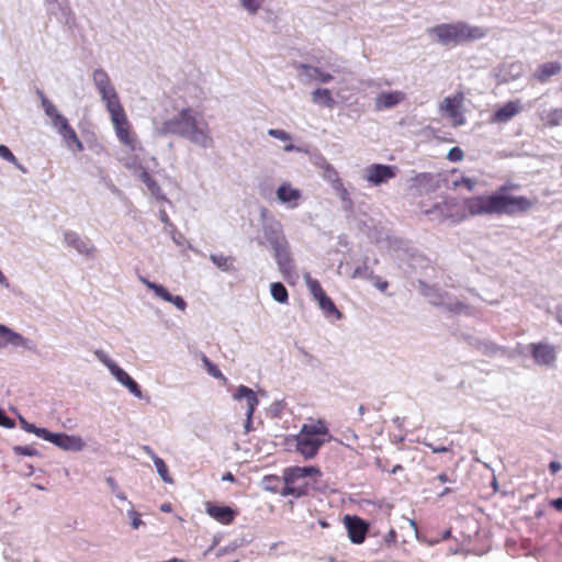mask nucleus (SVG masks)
Listing matches in <instances>:
<instances>
[{"label": "nucleus", "instance_id": "f257e3e1", "mask_svg": "<svg viewBox=\"0 0 562 562\" xmlns=\"http://www.w3.org/2000/svg\"><path fill=\"white\" fill-rule=\"evenodd\" d=\"M153 130L158 137L179 136L202 149H210L215 144L209 123L189 106L164 121L154 119Z\"/></svg>", "mask_w": 562, "mask_h": 562}, {"label": "nucleus", "instance_id": "f03ea898", "mask_svg": "<svg viewBox=\"0 0 562 562\" xmlns=\"http://www.w3.org/2000/svg\"><path fill=\"white\" fill-rule=\"evenodd\" d=\"M506 186H502L495 193L490 195H476L464 200V210L471 216H491L522 214L530 211L536 200H529L522 195L506 194Z\"/></svg>", "mask_w": 562, "mask_h": 562}, {"label": "nucleus", "instance_id": "7ed1b4c3", "mask_svg": "<svg viewBox=\"0 0 562 562\" xmlns=\"http://www.w3.org/2000/svg\"><path fill=\"white\" fill-rule=\"evenodd\" d=\"M261 231L263 241H260V244L268 245L272 250L280 273L285 280H290L295 276V263L283 225L274 217H266Z\"/></svg>", "mask_w": 562, "mask_h": 562}, {"label": "nucleus", "instance_id": "20e7f679", "mask_svg": "<svg viewBox=\"0 0 562 562\" xmlns=\"http://www.w3.org/2000/svg\"><path fill=\"white\" fill-rule=\"evenodd\" d=\"M442 45H458L463 42L476 41L485 37L486 31L481 26H473L467 22L442 23L428 30Z\"/></svg>", "mask_w": 562, "mask_h": 562}, {"label": "nucleus", "instance_id": "39448f33", "mask_svg": "<svg viewBox=\"0 0 562 562\" xmlns=\"http://www.w3.org/2000/svg\"><path fill=\"white\" fill-rule=\"evenodd\" d=\"M318 66H313L306 63H294L293 67L300 72L299 79L308 83L311 81H317L319 83H329L334 79V75L346 74L347 68L345 63L338 57H328L322 63L318 60Z\"/></svg>", "mask_w": 562, "mask_h": 562}, {"label": "nucleus", "instance_id": "423d86ee", "mask_svg": "<svg viewBox=\"0 0 562 562\" xmlns=\"http://www.w3.org/2000/svg\"><path fill=\"white\" fill-rule=\"evenodd\" d=\"M97 359L102 362L111 372V374L137 398H143V392L138 383L130 376L117 363L112 360L106 352L101 349L94 351Z\"/></svg>", "mask_w": 562, "mask_h": 562}, {"label": "nucleus", "instance_id": "0eeeda50", "mask_svg": "<svg viewBox=\"0 0 562 562\" xmlns=\"http://www.w3.org/2000/svg\"><path fill=\"white\" fill-rule=\"evenodd\" d=\"M43 440L55 445L61 450L72 452L81 451L86 446L85 441L79 436L67 435L64 432H52L48 429L46 430Z\"/></svg>", "mask_w": 562, "mask_h": 562}, {"label": "nucleus", "instance_id": "6e6552de", "mask_svg": "<svg viewBox=\"0 0 562 562\" xmlns=\"http://www.w3.org/2000/svg\"><path fill=\"white\" fill-rule=\"evenodd\" d=\"M63 240L67 247H71L77 250L78 254L92 258L95 252L93 243L85 236L79 235L74 231H65L63 233Z\"/></svg>", "mask_w": 562, "mask_h": 562}, {"label": "nucleus", "instance_id": "1a4fd4ad", "mask_svg": "<svg viewBox=\"0 0 562 562\" xmlns=\"http://www.w3.org/2000/svg\"><path fill=\"white\" fill-rule=\"evenodd\" d=\"M528 349L538 366L551 367L557 361L555 347L548 342H531Z\"/></svg>", "mask_w": 562, "mask_h": 562}, {"label": "nucleus", "instance_id": "9d476101", "mask_svg": "<svg viewBox=\"0 0 562 562\" xmlns=\"http://www.w3.org/2000/svg\"><path fill=\"white\" fill-rule=\"evenodd\" d=\"M8 346L15 348L21 347L26 350L34 349V344L31 339L25 338L20 333L14 331L3 324H0V348H5Z\"/></svg>", "mask_w": 562, "mask_h": 562}, {"label": "nucleus", "instance_id": "9b49d317", "mask_svg": "<svg viewBox=\"0 0 562 562\" xmlns=\"http://www.w3.org/2000/svg\"><path fill=\"white\" fill-rule=\"evenodd\" d=\"M138 279L143 284L151 290L158 299L173 304L179 311H184L187 308L188 304L182 296L172 295L164 285L149 281L142 276H139Z\"/></svg>", "mask_w": 562, "mask_h": 562}, {"label": "nucleus", "instance_id": "f8f14e48", "mask_svg": "<svg viewBox=\"0 0 562 562\" xmlns=\"http://www.w3.org/2000/svg\"><path fill=\"white\" fill-rule=\"evenodd\" d=\"M395 175V166L373 164L366 168V180L375 187L387 182Z\"/></svg>", "mask_w": 562, "mask_h": 562}, {"label": "nucleus", "instance_id": "ddd939ff", "mask_svg": "<svg viewBox=\"0 0 562 562\" xmlns=\"http://www.w3.org/2000/svg\"><path fill=\"white\" fill-rule=\"evenodd\" d=\"M406 99V94L400 90L382 91L373 99L374 111L382 112L394 109Z\"/></svg>", "mask_w": 562, "mask_h": 562}, {"label": "nucleus", "instance_id": "4468645a", "mask_svg": "<svg viewBox=\"0 0 562 562\" xmlns=\"http://www.w3.org/2000/svg\"><path fill=\"white\" fill-rule=\"evenodd\" d=\"M296 440V451L301 453L304 459L310 460L313 459L321 447L325 443V439L313 438L302 434L301 431L295 437Z\"/></svg>", "mask_w": 562, "mask_h": 562}, {"label": "nucleus", "instance_id": "2eb2a0df", "mask_svg": "<svg viewBox=\"0 0 562 562\" xmlns=\"http://www.w3.org/2000/svg\"><path fill=\"white\" fill-rule=\"evenodd\" d=\"M462 95L447 97L440 103V111L451 119L453 125L460 126L465 123V119L461 111Z\"/></svg>", "mask_w": 562, "mask_h": 562}, {"label": "nucleus", "instance_id": "dca6fc26", "mask_svg": "<svg viewBox=\"0 0 562 562\" xmlns=\"http://www.w3.org/2000/svg\"><path fill=\"white\" fill-rule=\"evenodd\" d=\"M43 110L45 114L50 119L53 127L57 133H61L67 130L70 124L68 120L58 112L57 108L45 97L42 91H38Z\"/></svg>", "mask_w": 562, "mask_h": 562}, {"label": "nucleus", "instance_id": "f3484780", "mask_svg": "<svg viewBox=\"0 0 562 562\" xmlns=\"http://www.w3.org/2000/svg\"><path fill=\"white\" fill-rule=\"evenodd\" d=\"M277 199L281 204L288 209L293 210L300 205L302 199V191L293 188L290 182H283L276 191Z\"/></svg>", "mask_w": 562, "mask_h": 562}, {"label": "nucleus", "instance_id": "a211bd4d", "mask_svg": "<svg viewBox=\"0 0 562 562\" xmlns=\"http://www.w3.org/2000/svg\"><path fill=\"white\" fill-rule=\"evenodd\" d=\"M345 525L352 543L360 544L364 541L368 531V524L357 516H346Z\"/></svg>", "mask_w": 562, "mask_h": 562}, {"label": "nucleus", "instance_id": "6ab92c4d", "mask_svg": "<svg viewBox=\"0 0 562 562\" xmlns=\"http://www.w3.org/2000/svg\"><path fill=\"white\" fill-rule=\"evenodd\" d=\"M522 111V106L519 100L509 101L503 106L498 108L491 116V123H507L515 115Z\"/></svg>", "mask_w": 562, "mask_h": 562}, {"label": "nucleus", "instance_id": "aec40b11", "mask_svg": "<svg viewBox=\"0 0 562 562\" xmlns=\"http://www.w3.org/2000/svg\"><path fill=\"white\" fill-rule=\"evenodd\" d=\"M420 293L436 306H445L449 294L436 285H429L424 281L418 282Z\"/></svg>", "mask_w": 562, "mask_h": 562}, {"label": "nucleus", "instance_id": "412c9836", "mask_svg": "<svg viewBox=\"0 0 562 562\" xmlns=\"http://www.w3.org/2000/svg\"><path fill=\"white\" fill-rule=\"evenodd\" d=\"M290 483L288 479V474L283 473V483L284 486L280 491L281 496H293L295 498H300L306 496L308 494V484L306 482H302V480H291Z\"/></svg>", "mask_w": 562, "mask_h": 562}, {"label": "nucleus", "instance_id": "4be33fe9", "mask_svg": "<svg viewBox=\"0 0 562 562\" xmlns=\"http://www.w3.org/2000/svg\"><path fill=\"white\" fill-rule=\"evenodd\" d=\"M206 513L223 525L231 524L236 516V512L229 506H220L211 502L206 503Z\"/></svg>", "mask_w": 562, "mask_h": 562}, {"label": "nucleus", "instance_id": "5701e85b", "mask_svg": "<svg viewBox=\"0 0 562 562\" xmlns=\"http://www.w3.org/2000/svg\"><path fill=\"white\" fill-rule=\"evenodd\" d=\"M235 401H246V414L254 415L256 407L259 404L257 393L246 385H239L233 394Z\"/></svg>", "mask_w": 562, "mask_h": 562}, {"label": "nucleus", "instance_id": "b1692460", "mask_svg": "<svg viewBox=\"0 0 562 562\" xmlns=\"http://www.w3.org/2000/svg\"><path fill=\"white\" fill-rule=\"evenodd\" d=\"M467 340L471 347L475 348L479 352H481L484 356L494 357L502 351V348L499 346L487 339H481L477 337L469 336Z\"/></svg>", "mask_w": 562, "mask_h": 562}, {"label": "nucleus", "instance_id": "393cba45", "mask_svg": "<svg viewBox=\"0 0 562 562\" xmlns=\"http://www.w3.org/2000/svg\"><path fill=\"white\" fill-rule=\"evenodd\" d=\"M562 67L561 64L558 61H548L544 64H541L536 71L533 72L532 77L541 82L546 83L549 81V79L558 74H560Z\"/></svg>", "mask_w": 562, "mask_h": 562}, {"label": "nucleus", "instance_id": "a878e982", "mask_svg": "<svg viewBox=\"0 0 562 562\" xmlns=\"http://www.w3.org/2000/svg\"><path fill=\"white\" fill-rule=\"evenodd\" d=\"M109 113L123 108L114 86L98 91Z\"/></svg>", "mask_w": 562, "mask_h": 562}, {"label": "nucleus", "instance_id": "bb28decb", "mask_svg": "<svg viewBox=\"0 0 562 562\" xmlns=\"http://www.w3.org/2000/svg\"><path fill=\"white\" fill-rule=\"evenodd\" d=\"M283 472L288 474L290 483L292 482L291 480H304L308 476L321 475V470L313 465L286 468Z\"/></svg>", "mask_w": 562, "mask_h": 562}, {"label": "nucleus", "instance_id": "cd10ccee", "mask_svg": "<svg viewBox=\"0 0 562 562\" xmlns=\"http://www.w3.org/2000/svg\"><path fill=\"white\" fill-rule=\"evenodd\" d=\"M311 99L313 103L329 109L334 108V105L336 104L330 90L326 88H317L314 91H312Z\"/></svg>", "mask_w": 562, "mask_h": 562}, {"label": "nucleus", "instance_id": "c85d7f7f", "mask_svg": "<svg viewBox=\"0 0 562 562\" xmlns=\"http://www.w3.org/2000/svg\"><path fill=\"white\" fill-rule=\"evenodd\" d=\"M319 308L324 312L327 317L335 316L337 319L342 317V314L338 311L333 300L327 296V294H323L317 300Z\"/></svg>", "mask_w": 562, "mask_h": 562}, {"label": "nucleus", "instance_id": "c756f323", "mask_svg": "<svg viewBox=\"0 0 562 562\" xmlns=\"http://www.w3.org/2000/svg\"><path fill=\"white\" fill-rule=\"evenodd\" d=\"M109 114H110V119L113 124L115 134L122 133V130L131 126V123L127 119L124 108H122L121 110H115L114 112H111Z\"/></svg>", "mask_w": 562, "mask_h": 562}, {"label": "nucleus", "instance_id": "7c9ffc66", "mask_svg": "<svg viewBox=\"0 0 562 562\" xmlns=\"http://www.w3.org/2000/svg\"><path fill=\"white\" fill-rule=\"evenodd\" d=\"M59 135L63 137L69 149L77 151L83 150L82 142L79 139L77 133L71 126L59 133Z\"/></svg>", "mask_w": 562, "mask_h": 562}, {"label": "nucleus", "instance_id": "2f4dec72", "mask_svg": "<svg viewBox=\"0 0 562 562\" xmlns=\"http://www.w3.org/2000/svg\"><path fill=\"white\" fill-rule=\"evenodd\" d=\"M92 81L97 91L113 86L108 72L103 68H97L93 70Z\"/></svg>", "mask_w": 562, "mask_h": 562}, {"label": "nucleus", "instance_id": "473e14b6", "mask_svg": "<svg viewBox=\"0 0 562 562\" xmlns=\"http://www.w3.org/2000/svg\"><path fill=\"white\" fill-rule=\"evenodd\" d=\"M211 261L222 271H232L234 270V258L224 256L223 254H211Z\"/></svg>", "mask_w": 562, "mask_h": 562}, {"label": "nucleus", "instance_id": "72a5a7b5", "mask_svg": "<svg viewBox=\"0 0 562 562\" xmlns=\"http://www.w3.org/2000/svg\"><path fill=\"white\" fill-rule=\"evenodd\" d=\"M300 431L306 436L319 438V436L328 434V428L325 424L318 422L317 424H304Z\"/></svg>", "mask_w": 562, "mask_h": 562}, {"label": "nucleus", "instance_id": "f704fd0d", "mask_svg": "<svg viewBox=\"0 0 562 562\" xmlns=\"http://www.w3.org/2000/svg\"><path fill=\"white\" fill-rule=\"evenodd\" d=\"M270 294L278 303L285 304L289 301V292L281 282H272L270 284Z\"/></svg>", "mask_w": 562, "mask_h": 562}, {"label": "nucleus", "instance_id": "c9c22d12", "mask_svg": "<svg viewBox=\"0 0 562 562\" xmlns=\"http://www.w3.org/2000/svg\"><path fill=\"white\" fill-rule=\"evenodd\" d=\"M44 3L46 5L47 13L50 15H57L58 12H60L66 16L70 13L69 7L60 0H44Z\"/></svg>", "mask_w": 562, "mask_h": 562}, {"label": "nucleus", "instance_id": "e433bc0d", "mask_svg": "<svg viewBox=\"0 0 562 562\" xmlns=\"http://www.w3.org/2000/svg\"><path fill=\"white\" fill-rule=\"evenodd\" d=\"M540 119L546 121L547 125L550 127L559 126L562 123V109L557 108L543 112Z\"/></svg>", "mask_w": 562, "mask_h": 562}, {"label": "nucleus", "instance_id": "4c0bfd02", "mask_svg": "<svg viewBox=\"0 0 562 562\" xmlns=\"http://www.w3.org/2000/svg\"><path fill=\"white\" fill-rule=\"evenodd\" d=\"M334 190L337 192L338 196L340 198L344 209L346 211L351 212L353 209V202L349 195L348 190L345 188L344 183L341 181H336L334 184Z\"/></svg>", "mask_w": 562, "mask_h": 562}, {"label": "nucleus", "instance_id": "58836bf2", "mask_svg": "<svg viewBox=\"0 0 562 562\" xmlns=\"http://www.w3.org/2000/svg\"><path fill=\"white\" fill-rule=\"evenodd\" d=\"M140 179L155 198L166 200V198L161 194V188L148 172L144 171L140 175Z\"/></svg>", "mask_w": 562, "mask_h": 562}, {"label": "nucleus", "instance_id": "ea45409f", "mask_svg": "<svg viewBox=\"0 0 562 562\" xmlns=\"http://www.w3.org/2000/svg\"><path fill=\"white\" fill-rule=\"evenodd\" d=\"M121 144L126 146L128 149L134 150L136 148V138L132 131V126L122 130V133L115 134Z\"/></svg>", "mask_w": 562, "mask_h": 562}, {"label": "nucleus", "instance_id": "a19ab883", "mask_svg": "<svg viewBox=\"0 0 562 562\" xmlns=\"http://www.w3.org/2000/svg\"><path fill=\"white\" fill-rule=\"evenodd\" d=\"M443 307L453 314H460L462 312H465L469 315L472 314V310L469 305L458 300L452 301L450 297L447 300Z\"/></svg>", "mask_w": 562, "mask_h": 562}, {"label": "nucleus", "instance_id": "79ce46f5", "mask_svg": "<svg viewBox=\"0 0 562 562\" xmlns=\"http://www.w3.org/2000/svg\"><path fill=\"white\" fill-rule=\"evenodd\" d=\"M305 284L315 300L325 294L321 283L308 273L304 276Z\"/></svg>", "mask_w": 562, "mask_h": 562}, {"label": "nucleus", "instance_id": "37998d69", "mask_svg": "<svg viewBox=\"0 0 562 562\" xmlns=\"http://www.w3.org/2000/svg\"><path fill=\"white\" fill-rule=\"evenodd\" d=\"M280 484H281V479L277 475H267L262 479V487L266 491L280 493V491H281V490H279Z\"/></svg>", "mask_w": 562, "mask_h": 562}, {"label": "nucleus", "instance_id": "c03bdc74", "mask_svg": "<svg viewBox=\"0 0 562 562\" xmlns=\"http://www.w3.org/2000/svg\"><path fill=\"white\" fill-rule=\"evenodd\" d=\"M153 462L161 480L166 483H172V479L169 475L168 467L165 463V461L159 457H155V460Z\"/></svg>", "mask_w": 562, "mask_h": 562}, {"label": "nucleus", "instance_id": "a18cd8bd", "mask_svg": "<svg viewBox=\"0 0 562 562\" xmlns=\"http://www.w3.org/2000/svg\"><path fill=\"white\" fill-rule=\"evenodd\" d=\"M352 278H360L366 280H373L375 278V274L371 268L367 265V262H363L361 266H358L352 273Z\"/></svg>", "mask_w": 562, "mask_h": 562}, {"label": "nucleus", "instance_id": "49530a36", "mask_svg": "<svg viewBox=\"0 0 562 562\" xmlns=\"http://www.w3.org/2000/svg\"><path fill=\"white\" fill-rule=\"evenodd\" d=\"M0 157L2 159L13 164L21 171L26 172L25 168L19 162L16 157L12 154V151L5 145H0Z\"/></svg>", "mask_w": 562, "mask_h": 562}, {"label": "nucleus", "instance_id": "de8ad7c7", "mask_svg": "<svg viewBox=\"0 0 562 562\" xmlns=\"http://www.w3.org/2000/svg\"><path fill=\"white\" fill-rule=\"evenodd\" d=\"M265 0H239L240 5L250 14L255 15L261 9Z\"/></svg>", "mask_w": 562, "mask_h": 562}, {"label": "nucleus", "instance_id": "09e8293b", "mask_svg": "<svg viewBox=\"0 0 562 562\" xmlns=\"http://www.w3.org/2000/svg\"><path fill=\"white\" fill-rule=\"evenodd\" d=\"M201 361H202L206 372L211 376L216 378V379L223 378V373L221 372L218 367L215 363H213L205 355H202Z\"/></svg>", "mask_w": 562, "mask_h": 562}, {"label": "nucleus", "instance_id": "8fccbe9b", "mask_svg": "<svg viewBox=\"0 0 562 562\" xmlns=\"http://www.w3.org/2000/svg\"><path fill=\"white\" fill-rule=\"evenodd\" d=\"M20 422H21L22 428L25 431H27L30 434H34L38 438L43 439V437L47 430L46 428L37 427L34 424L27 423L23 417H20Z\"/></svg>", "mask_w": 562, "mask_h": 562}, {"label": "nucleus", "instance_id": "3c124183", "mask_svg": "<svg viewBox=\"0 0 562 562\" xmlns=\"http://www.w3.org/2000/svg\"><path fill=\"white\" fill-rule=\"evenodd\" d=\"M13 452L18 456L34 457L38 456V451L31 446H14Z\"/></svg>", "mask_w": 562, "mask_h": 562}, {"label": "nucleus", "instance_id": "603ef678", "mask_svg": "<svg viewBox=\"0 0 562 562\" xmlns=\"http://www.w3.org/2000/svg\"><path fill=\"white\" fill-rule=\"evenodd\" d=\"M268 135L273 138L280 139L282 142H288V140L292 139L291 134H289L288 132H285L283 130H279V128L268 130Z\"/></svg>", "mask_w": 562, "mask_h": 562}, {"label": "nucleus", "instance_id": "864d4df0", "mask_svg": "<svg viewBox=\"0 0 562 562\" xmlns=\"http://www.w3.org/2000/svg\"><path fill=\"white\" fill-rule=\"evenodd\" d=\"M127 516L130 517L131 526L134 529H138L144 524L143 520L140 519V517H139V514L136 510H134L133 507L127 510Z\"/></svg>", "mask_w": 562, "mask_h": 562}, {"label": "nucleus", "instance_id": "5fc2aeb1", "mask_svg": "<svg viewBox=\"0 0 562 562\" xmlns=\"http://www.w3.org/2000/svg\"><path fill=\"white\" fill-rule=\"evenodd\" d=\"M299 350H300L301 355L303 356L304 362L306 364L316 367L319 363L318 359L315 356H313L312 353H310L308 351H306L304 348H300Z\"/></svg>", "mask_w": 562, "mask_h": 562}, {"label": "nucleus", "instance_id": "6e6d98bb", "mask_svg": "<svg viewBox=\"0 0 562 562\" xmlns=\"http://www.w3.org/2000/svg\"><path fill=\"white\" fill-rule=\"evenodd\" d=\"M325 176L333 182V186L336 183V181H341L336 169L329 164H327L325 167Z\"/></svg>", "mask_w": 562, "mask_h": 562}, {"label": "nucleus", "instance_id": "4d7b16f0", "mask_svg": "<svg viewBox=\"0 0 562 562\" xmlns=\"http://www.w3.org/2000/svg\"><path fill=\"white\" fill-rule=\"evenodd\" d=\"M447 158L453 162L460 161L463 158V151L459 147H452L448 151Z\"/></svg>", "mask_w": 562, "mask_h": 562}, {"label": "nucleus", "instance_id": "13d9d810", "mask_svg": "<svg viewBox=\"0 0 562 562\" xmlns=\"http://www.w3.org/2000/svg\"><path fill=\"white\" fill-rule=\"evenodd\" d=\"M432 178H434V176L431 173L422 172V173H418L415 176L414 182L418 186H424V184L428 183L429 181H431Z\"/></svg>", "mask_w": 562, "mask_h": 562}, {"label": "nucleus", "instance_id": "bf43d9fd", "mask_svg": "<svg viewBox=\"0 0 562 562\" xmlns=\"http://www.w3.org/2000/svg\"><path fill=\"white\" fill-rule=\"evenodd\" d=\"M0 426L5 428H13L15 426L13 419H11L3 409L0 408Z\"/></svg>", "mask_w": 562, "mask_h": 562}, {"label": "nucleus", "instance_id": "052dcab7", "mask_svg": "<svg viewBox=\"0 0 562 562\" xmlns=\"http://www.w3.org/2000/svg\"><path fill=\"white\" fill-rule=\"evenodd\" d=\"M463 184L468 190L472 191L476 186V181L474 179L462 177L461 180L454 181V186Z\"/></svg>", "mask_w": 562, "mask_h": 562}, {"label": "nucleus", "instance_id": "680f3d73", "mask_svg": "<svg viewBox=\"0 0 562 562\" xmlns=\"http://www.w3.org/2000/svg\"><path fill=\"white\" fill-rule=\"evenodd\" d=\"M367 87L369 88H376L380 89L383 86H391V82L389 80H382V79H369L366 82Z\"/></svg>", "mask_w": 562, "mask_h": 562}, {"label": "nucleus", "instance_id": "e2e57ef3", "mask_svg": "<svg viewBox=\"0 0 562 562\" xmlns=\"http://www.w3.org/2000/svg\"><path fill=\"white\" fill-rule=\"evenodd\" d=\"M159 218L160 221L170 228V233L176 232V226L171 223L167 212L165 210L159 211Z\"/></svg>", "mask_w": 562, "mask_h": 562}, {"label": "nucleus", "instance_id": "0e129e2a", "mask_svg": "<svg viewBox=\"0 0 562 562\" xmlns=\"http://www.w3.org/2000/svg\"><path fill=\"white\" fill-rule=\"evenodd\" d=\"M283 409V403L281 401H276L270 406V413L273 417H278Z\"/></svg>", "mask_w": 562, "mask_h": 562}, {"label": "nucleus", "instance_id": "69168bd1", "mask_svg": "<svg viewBox=\"0 0 562 562\" xmlns=\"http://www.w3.org/2000/svg\"><path fill=\"white\" fill-rule=\"evenodd\" d=\"M427 448H429L434 453H443L450 451V448L446 446H435L431 442L424 443Z\"/></svg>", "mask_w": 562, "mask_h": 562}, {"label": "nucleus", "instance_id": "338daca9", "mask_svg": "<svg viewBox=\"0 0 562 562\" xmlns=\"http://www.w3.org/2000/svg\"><path fill=\"white\" fill-rule=\"evenodd\" d=\"M344 438L347 441L345 443V446L346 447H350V441H357L358 440V435L353 430L348 429L347 431L344 432Z\"/></svg>", "mask_w": 562, "mask_h": 562}, {"label": "nucleus", "instance_id": "774afa93", "mask_svg": "<svg viewBox=\"0 0 562 562\" xmlns=\"http://www.w3.org/2000/svg\"><path fill=\"white\" fill-rule=\"evenodd\" d=\"M105 482L109 485V487L113 494L116 493L117 491H120L119 484L112 476L106 477Z\"/></svg>", "mask_w": 562, "mask_h": 562}]
</instances>
